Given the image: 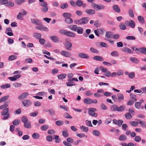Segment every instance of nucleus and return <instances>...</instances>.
Segmentation results:
<instances>
[{
    "label": "nucleus",
    "instance_id": "nucleus-1",
    "mask_svg": "<svg viewBox=\"0 0 146 146\" xmlns=\"http://www.w3.org/2000/svg\"><path fill=\"white\" fill-rule=\"evenodd\" d=\"M9 111V108H7L4 109L1 112V115L3 116L1 118L2 120H6L9 117L10 115Z\"/></svg>",
    "mask_w": 146,
    "mask_h": 146
},
{
    "label": "nucleus",
    "instance_id": "nucleus-2",
    "mask_svg": "<svg viewBox=\"0 0 146 146\" xmlns=\"http://www.w3.org/2000/svg\"><path fill=\"white\" fill-rule=\"evenodd\" d=\"M89 20L88 17L81 18L80 19H76L74 21L75 23L77 25L85 24L87 23Z\"/></svg>",
    "mask_w": 146,
    "mask_h": 146
},
{
    "label": "nucleus",
    "instance_id": "nucleus-3",
    "mask_svg": "<svg viewBox=\"0 0 146 146\" xmlns=\"http://www.w3.org/2000/svg\"><path fill=\"white\" fill-rule=\"evenodd\" d=\"M78 81V79L76 78H73L72 79H69L68 80V82L66 83V84L68 86H71L76 85L75 83L72 82L74 81Z\"/></svg>",
    "mask_w": 146,
    "mask_h": 146
},
{
    "label": "nucleus",
    "instance_id": "nucleus-4",
    "mask_svg": "<svg viewBox=\"0 0 146 146\" xmlns=\"http://www.w3.org/2000/svg\"><path fill=\"white\" fill-rule=\"evenodd\" d=\"M135 51L137 54L143 53L146 54V48L145 47L136 48Z\"/></svg>",
    "mask_w": 146,
    "mask_h": 146
},
{
    "label": "nucleus",
    "instance_id": "nucleus-5",
    "mask_svg": "<svg viewBox=\"0 0 146 146\" xmlns=\"http://www.w3.org/2000/svg\"><path fill=\"white\" fill-rule=\"evenodd\" d=\"M93 7L94 9L98 11L104 9L105 8V6L102 4H100L99 5L96 3H93Z\"/></svg>",
    "mask_w": 146,
    "mask_h": 146
},
{
    "label": "nucleus",
    "instance_id": "nucleus-6",
    "mask_svg": "<svg viewBox=\"0 0 146 146\" xmlns=\"http://www.w3.org/2000/svg\"><path fill=\"white\" fill-rule=\"evenodd\" d=\"M88 110L89 114L90 115L95 117L97 116V113H95V111H96V108H90L88 109Z\"/></svg>",
    "mask_w": 146,
    "mask_h": 146
},
{
    "label": "nucleus",
    "instance_id": "nucleus-7",
    "mask_svg": "<svg viewBox=\"0 0 146 146\" xmlns=\"http://www.w3.org/2000/svg\"><path fill=\"white\" fill-rule=\"evenodd\" d=\"M22 103L25 107H29L32 104V102L29 100H22Z\"/></svg>",
    "mask_w": 146,
    "mask_h": 146
},
{
    "label": "nucleus",
    "instance_id": "nucleus-8",
    "mask_svg": "<svg viewBox=\"0 0 146 146\" xmlns=\"http://www.w3.org/2000/svg\"><path fill=\"white\" fill-rule=\"evenodd\" d=\"M60 54L61 55L67 57H69L71 55L70 52L64 50L61 51Z\"/></svg>",
    "mask_w": 146,
    "mask_h": 146
},
{
    "label": "nucleus",
    "instance_id": "nucleus-9",
    "mask_svg": "<svg viewBox=\"0 0 146 146\" xmlns=\"http://www.w3.org/2000/svg\"><path fill=\"white\" fill-rule=\"evenodd\" d=\"M78 56L80 58L84 59H89L90 58L89 56L86 54L80 53L78 54Z\"/></svg>",
    "mask_w": 146,
    "mask_h": 146
},
{
    "label": "nucleus",
    "instance_id": "nucleus-10",
    "mask_svg": "<svg viewBox=\"0 0 146 146\" xmlns=\"http://www.w3.org/2000/svg\"><path fill=\"white\" fill-rule=\"evenodd\" d=\"M31 21L32 23L35 25H40L42 23L39 20L37 19H31Z\"/></svg>",
    "mask_w": 146,
    "mask_h": 146
},
{
    "label": "nucleus",
    "instance_id": "nucleus-11",
    "mask_svg": "<svg viewBox=\"0 0 146 146\" xmlns=\"http://www.w3.org/2000/svg\"><path fill=\"white\" fill-rule=\"evenodd\" d=\"M29 95V94L28 92H24L19 96L18 98L20 100L25 99Z\"/></svg>",
    "mask_w": 146,
    "mask_h": 146
},
{
    "label": "nucleus",
    "instance_id": "nucleus-12",
    "mask_svg": "<svg viewBox=\"0 0 146 146\" xmlns=\"http://www.w3.org/2000/svg\"><path fill=\"white\" fill-rule=\"evenodd\" d=\"M118 100L119 102H121L124 99V97L123 94L120 93L117 94Z\"/></svg>",
    "mask_w": 146,
    "mask_h": 146
},
{
    "label": "nucleus",
    "instance_id": "nucleus-13",
    "mask_svg": "<svg viewBox=\"0 0 146 146\" xmlns=\"http://www.w3.org/2000/svg\"><path fill=\"white\" fill-rule=\"evenodd\" d=\"M65 35L69 37H74L76 36V34L74 33L67 31Z\"/></svg>",
    "mask_w": 146,
    "mask_h": 146
},
{
    "label": "nucleus",
    "instance_id": "nucleus-14",
    "mask_svg": "<svg viewBox=\"0 0 146 146\" xmlns=\"http://www.w3.org/2000/svg\"><path fill=\"white\" fill-rule=\"evenodd\" d=\"M113 36V33L110 31H108L106 32L105 36L108 38H111Z\"/></svg>",
    "mask_w": 146,
    "mask_h": 146
},
{
    "label": "nucleus",
    "instance_id": "nucleus-15",
    "mask_svg": "<svg viewBox=\"0 0 146 146\" xmlns=\"http://www.w3.org/2000/svg\"><path fill=\"white\" fill-rule=\"evenodd\" d=\"M127 23H128V26H129L131 28H134L135 26V22L132 20H130L129 22L127 21Z\"/></svg>",
    "mask_w": 146,
    "mask_h": 146
},
{
    "label": "nucleus",
    "instance_id": "nucleus-16",
    "mask_svg": "<svg viewBox=\"0 0 146 146\" xmlns=\"http://www.w3.org/2000/svg\"><path fill=\"white\" fill-rule=\"evenodd\" d=\"M50 39L53 42L55 43H57L59 42V39L56 36H50Z\"/></svg>",
    "mask_w": 146,
    "mask_h": 146
},
{
    "label": "nucleus",
    "instance_id": "nucleus-17",
    "mask_svg": "<svg viewBox=\"0 0 146 146\" xmlns=\"http://www.w3.org/2000/svg\"><path fill=\"white\" fill-rule=\"evenodd\" d=\"M93 59L94 60L99 61H103L104 59L103 58L99 56H96L93 57Z\"/></svg>",
    "mask_w": 146,
    "mask_h": 146
},
{
    "label": "nucleus",
    "instance_id": "nucleus-18",
    "mask_svg": "<svg viewBox=\"0 0 146 146\" xmlns=\"http://www.w3.org/2000/svg\"><path fill=\"white\" fill-rule=\"evenodd\" d=\"M117 106L115 104H113L110 106V109L111 111H117Z\"/></svg>",
    "mask_w": 146,
    "mask_h": 146
},
{
    "label": "nucleus",
    "instance_id": "nucleus-19",
    "mask_svg": "<svg viewBox=\"0 0 146 146\" xmlns=\"http://www.w3.org/2000/svg\"><path fill=\"white\" fill-rule=\"evenodd\" d=\"M83 29L82 27H78L75 32H77L78 34H82L83 33Z\"/></svg>",
    "mask_w": 146,
    "mask_h": 146
},
{
    "label": "nucleus",
    "instance_id": "nucleus-20",
    "mask_svg": "<svg viewBox=\"0 0 146 146\" xmlns=\"http://www.w3.org/2000/svg\"><path fill=\"white\" fill-rule=\"evenodd\" d=\"M121 50L125 52L130 53L131 52V50L128 48L124 47L121 48Z\"/></svg>",
    "mask_w": 146,
    "mask_h": 146
},
{
    "label": "nucleus",
    "instance_id": "nucleus-21",
    "mask_svg": "<svg viewBox=\"0 0 146 146\" xmlns=\"http://www.w3.org/2000/svg\"><path fill=\"white\" fill-rule=\"evenodd\" d=\"M85 12L89 15H93L95 13V11L94 9H89L86 10Z\"/></svg>",
    "mask_w": 146,
    "mask_h": 146
},
{
    "label": "nucleus",
    "instance_id": "nucleus-22",
    "mask_svg": "<svg viewBox=\"0 0 146 146\" xmlns=\"http://www.w3.org/2000/svg\"><path fill=\"white\" fill-rule=\"evenodd\" d=\"M64 21L68 24H71L73 22V20L70 17L66 18L65 19Z\"/></svg>",
    "mask_w": 146,
    "mask_h": 146
},
{
    "label": "nucleus",
    "instance_id": "nucleus-23",
    "mask_svg": "<svg viewBox=\"0 0 146 146\" xmlns=\"http://www.w3.org/2000/svg\"><path fill=\"white\" fill-rule=\"evenodd\" d=\"M33 36L36 39H39L41 37V35L37 33H34L33 35Z\"/></svg>",
    "mask_w": 146,
    "mask_h": 146
},
{
    "label": "nucleus",
    "instance_id": "nucleus-24",
    "mask_svg": "<svg viewBox=\"0 0 146 146\" xmlns=\"http://www.w3.org/2000/svg\"><path fill=\"white\" fill-rule=\"evenodd\" d=\"M113 10L115 12L119 13L120 11V10L118 7L117 5H115L112 7Z\"/></svg>",
    "mask_w": 146,
    "mask_h": 146
},
{
    "label": "nucleus",
    "instance_id": "nucleus-25",
    "mask_svg": "<svg viewBox=\"0 0 146 146\" xmlns=\"http://www.w3.org/2000/svg\"><path fill=\"white\" fill-rule=\"evenodd\" d=\"M77 27L76 25H71L69 26L68 28L71 30L75 32L77 30Z\"/></svg>",
    "mask_w": 146,
    "mask_h": 146
},
{
    "label": "nucleus",
    "instance_id": "nucleus-26",
    "mask_svg": "<svg viewBox=\"0 0 146 146\" xmlns=\"http://www.w3.org/2000/svg\"><path fill=\"white\" fill-rule=\"evenodd\" d=\"M14 5V3L12 1H7L6 3L5 6L8 7H13Z\"/></svg>",
    "mask_w": 146,
    "mask_h": 146
},
{
    "label": "nucleus",
    "instance_id": "nucleus-27",
    "mask_svg": "<svg viewBox=\"0 0 146 146\" xmlns=\"http://www.w3.org/2000/svg\"><path fill=\"white\" fill-rule=\"evenodd\" d=\"M130 60L131 62L136 64H138L139 62V60L135 57H131L130 58Z\"/></svg>",
    "mask_w": 146,
    "mask_h": 146
},
{
    "label": "nucleus",
    "instance_id": "nucleus-28",
    "mask_svg": "<svg viewBox=\"0 0 146 146\" xmlns=\"http://www.w3.org/2000/svg\"><path fill=\"white\" fill-rule=\"evenodd\" d=\"M64 44L66 47V49L68 50H70L71 49L70 48L72 46V44L70 42L68 43H65Z\"/></svg>",
    "mask_w": 146,
    "mask_h": 146
},
{
    "label": "nucleus",
    "instance_id": "nucleus-29",
    "mask_svg": "<svg viewBox=\"0 0 146 146\" xmlns=\"http://www.w3.org/2000/svg\"><path fill=\"white\" fill-rule=\"evenodd\" d=\"M80 129L82 131L84 132H87L88 131V127H85L84 125H82L80 127Z\"/></svg>",
    "mask_w": 146,
    "mask_h": 146
},
{
    "label": "nucleus",
    "instance_id": "nucleus-30",
    "mask_svg": "<svg viewBox=\"0 0 146 146\" xmlns=\"http://www.w3.org/2000/svg\"><path fill=\"white\" fill-rule=\"evenodd\" d=\"M120 29L122 30H125L127 29V27L125 24L122 23H121L119 25Z\"/></svg>",
    "mask_w": 146,
    "mask_h": 146
},
{
    "label": "nucleus",
    "instance_id": "nucleus-31",
    "mask_svg": "<svg viewBox=\"0 0 146 146\" xmlns=\"http://www.w3.org/2000/svg\"><path fill=\"white\" fill-rule=\"evenodd\" d=\"M48 9V8L47 7V5L42 7L40 9L41 11L43 12H47Z\"/></svg>",
    "mask_w": 146,
    "mask_h": 146
},
{
    "label": "nucleus",
    "instance_id": "nucleus-32",
    "mask_svg": "<svg viewBox=\"0 0 146 146\" xmlns=\"http://www.w3.org/2000/svg\"><path fill=\"white\" fill-rule=\"evenodd\" d=\"M125 108V107L124 105H121L118 107L117 106V111H122L124 110V109Z\"/></svg>",
    "mask_w": 146,
    "mask_h": 146
},
{
    "label": "nucleus",
    "instance_id": "nucleus-33",
    "mask_svg": "<svg viewBox=\"0 0 146 146\" xmlns=\"http://www.w3.org/2000/svg\"><path fill=\"white\" fill-rule=\"evenodd\" d=\"M127 138V137L126 136L124 135H121L119 136V139L121 141H124L126 140Z\"/></svg>",
    "mask_w": 146,
    "mask_h": 146
},
{
    "label": "nucleus",
    "instance_id": "nucleus-34",
    "mask_svg": "<svg viewBox=\"0 0 146 146\" xmlns=\"http://www.w3.org/2000/svg\"><path fill=\"white\" fill-rule=\"evenodd\" d=\"M91 101H92V100L88 98H85L84 100V103L87 104H92Z\"/></svg>",
    "mask_w": 146,
    "mask_h": 146
},
{
    "label": "nucleus",
    "instance_id": "nucleus-35",
    "mask_svg": "<svg viewBox=\"0 0 146 146\" xmlns=\"http://www.w3.org/2000/svg\"><path fill=\"white\" fill-rule=\"evenodd\" d=\"M68 130L67 129H66L65 130H63L62 131V135L65 137H67L68 136V133L67 132Z\"/></svg>",
    "mask_w": 146,
    "mask_h": 146
},
{
    "label": "nucleus",
    "instance_id": "nucleus-36",
    "mask_svg": "<svg viewBox=\"0 0 146 146\" xmlns=\"http://www.w3.org/2000/svg\"><path fill=\"white\" fill-rule=\"evenodd\" d=\"M66 75L65 74H61L58 75V78L59 79H63L65 78Z\"/></svg>",
    "mask_w": 146,
    "mask_h": 146
},
{
    "label": "nucleus",
    "instance_id": "nucleus-37",
    "mask_svg": "<svg viewBox=\"0 0 146 146\" xmlns=\"http://www.w3.org/2000/svg\"><path fill=\"white\" fill-rule=\"evenodd\" d=\"M24 126L27 128H30L31 127V124L30 122L28 121L24 123Z\"/></svg>",
    "mask_w": 146,
    "mask_h": 146
},
{
    "label": "nucleus",
    "instance_id": "nucleus-38",
    "mask_svg": "<svg viewBox=\"0 0 146 146\" xmlns=\"http://www.w3.org/2000/svg\"><path fill=\"white\" fill-rule=\"evenodd\" d=\"M103 30H104V29H103L95 30L94 31V32L95 35L99 37V36L100 35L98 33V32H99L100 31H101L102 32Z\"/></svg>",
    "mask_w": 146,
    "mask_h": 146
},
{
    "label": "nucleus",
    "instance_id": "nucleus-39",
    "mask_svg": "<svg viewBox=\"0 0 146 146\" xmlns=\"http://www.w3.org/2000/svg\"><path fill=\"white\" fill-rule=\"evenodd\" d=\"M32 137L35 139H37L40 137L39 135L37 133H35L32 135Z\"/></svg>",
    "mask_w": 146,
    "mask_h": 146
},
{
    "label": "nucleus",
    "instance_id": "nucleus-40",
    "mask_svg": "<svg viewBox=\"0 0 146 146\" xmlns=\"http://www.w3.org/2000/svg\"><path fill=\"white\" fill-rule=\"evenodd\" d=\"M20 122V121L19 119H16L13 120L12 122V123L14 125L16 126L18 125Z\"/></svg>",
    "mask_w": 146,
    "mask_h": 146
},
{
    "label": "nucleus",
    "instance_id": "nucleus-41",
    "mask_svg": "<svg viewBox=\"0 0 146 146\" xmlns=\"http://www.w3.org/2000/svg\"><path fill=\"white\" fill-rule=\"evenodd\" d=\"M138 19L140 22L142 24H143L144 23V19L143 17L141 16H139L138 17Z\"/></svg>",
    "mask_w": 146,
    "mask_h": 146
},
{
    "label": "nucleus",
    "instance_id": "nucleus-42",
    "mask_svg": "<svg viewBox=\"0 0 146 146\" xmlns=\"http://www.w3.org/2000/svg\"><path fill=\"white\" fill-rule=\"evenodd\" d=\"M23 15L21 13H19L17 16V18L20 20H23Z\"/></svg>",
    "mask_w": 146,
    "mask_h": 146
},
{
    "label": "nucleus",
    "instance_id": "nucleus-43",
    "mask_svg": "<svg viewBox=\"0 0 146 146\" xmlns=\"http://www.w3.org/2000/svg\"><path fill=\"white\" fill-rule=\"evenodd\" d=\"M93 133L96 136H98L100 135V132L97 130H94L92 131Z\"/></svg>",
    "mask_w": 146,
    "mask_h": 146
},
{
    "label": "nucleus",
    "instance_id": "nucleus-44",
    "mask_svg": "<svg viewBox=\"0 0 146 146\" xmlns=\"http://www.w3.org/2000/svg\"><path fill=\"white\" fill-rule=\"evenodd\" d=\"M17 58V56L14 55H12L10 56L8 60L9 61H12L15 59Z\"/></svg>",
    "mask_w": 146,
    "mask_h": 146
},
{
    "label": "nucleus",
    "instance_id": "nucleus-45",
    "mask_svg": "<svg viewBox=\"0 0 146 146\" xmlns=\"http://www.w3.org/2000/svg\"><path fill=\"white\" fill-rule=\"evenodd\" d=\"M62 15L65 18H70L71 17V15L70 13H63Z\"/></svg>",
    "mask_w": 146,
    "mask_h": 146
},
{
    "label": "nucleus",
    "instance_id": "nucleus-46",
    "mask_svg": "<svg viewBox=\"0 0 146 146\" xmlns=\"http://www.w3.org/2000/svg\"><path fill=\"white\" fill-rule=\"evenodd\" d=\"M90 50L91 52L93 53H98L99 52L98 50L92 47L90 48Z\"/></svg>",
    "mask_w": 146,
    "mask_h": 146
},
{
    "label": "nucleus",
    "instance_id": "nucleus-47",
    "mask_svg": "<svg viewBox=\"0 0 146 146\" xmlns=\"http://www.w3.org/2000/svg\"><path fill=\"white\" fill-rule=\"evenodd\" d=\"M141 104V103H140V102H136L135 104V107L138 109H140Z\"/></svg>",
    "mask_w": 146,
    "mask_h": 146
},
{
    "label": "nucleus",
    "instance_id": "nucleus-48",
    "mask_svg": "<svg viewBox=\"0 0 146 146\" xmlns=\"http://www.w3.org/2000/svg\"><path fill=\"white\" fill-rule=\"evenodd\" d=\"M11 86L9 84H7L5 85H3L1 86V88L2 89H4L10 88Z\"/></svg>",
    "mask_w": 146,
    "mask_h": 146
},
{
    "label": "nucleus",
    "instance_id": "nucleus-49",
    "mask_svg": "<svg viewBox=\"0 0 146 146\" xmlns=\"http://www.w3.org/2000/svg\"><path fill=\"white\" fill-rule=\"evenodd\" d=\"M21 119L22 121L24 123L28 121V119L26 116H22Z\"/></svg>",
    "mask_w": 146,
    "mask_h": 146
},
{
    "label": "nucleus",
    "instance_id": "nucleus-50",
    "mask_svg": "<svg viewBox=\"0 0 146 146\" xmlns=\"http://www.w3.org/2000/svg\"><path fill=\"white\" fill-rule=\"evenodd\" d=\"M76 4L78 7H81L83 5V2L80 0H78L76 2Z\"/></svg>",
    "mask_w": 146,
    "mask_h": 146
},
{
    "label": "nucleus",
    "instance_id": "nucleus-51",
    "mask_svg": "<svg viewBox=\"0 0 146 146\" xmlns=\"http://www.w3.org/2000/svg\"><path fill=\"white\" fill-rule=\"evenodd\" d=\"M48 127H49L48 125H44L41 127V129L42 131H44L48 128Z\"/></svg>",
    "mask_w": 146,
    "mask_h": 146
},
{
    "label": "nucleus",
    "instance_id": "nucleus-52",
    "mask_svg": "<svg viewBox=\"0 0 146 146\" xmlns=\"http://www.w3.org/2000/svg\"><path fill=\"white\" fill-rule=\"evenodd\" d=\"M129 123L131 125L134 126H137L138 124V122L135 121H130Z\"/></svg>",
    "mask_w": 146,
    "mask_h": 146
},
{
    "label": "nucleus",
    "instance_id": "nucleus-53",
    "mask_svg": "<svg viewBox=\"0 0 146 146\" xmlns=\"http://www.w3.org/2000/svg\"><path fill=\"white\" fill-rule=\"evenodd\" d=\"M125 116L127 119H129L132 117L131 115L129 113H125Z\"/></svg>",
    "mask_w": 146,
    "mask_h": 146
},
{
    "label": "nucleus",
    "instance_id": "nucleus-54",
    "mask_svg": "<svg viewBox=\"0 0 146 146\" xmlns=\"http://www.w3.org/2000/svg\"><path fill=\"white\" fill-rule=\"evenodd\" d=\"M111 54L112 56H118L119 55L117 52L116 51L111 52Z\"/></svg>",
    "mask_w": 146,
    "mask_h": 146
},
{
    "label": "nucleus",
    "instance_id": "nucleus-55",
    "mask_svg": "<svg viewBox=\"0 0 146 146\" xmlns=\"http://www.w3.org/2000/svg\"><path fill=\"white\" fill-rule=\"evenodd\" d=\"M94 25L96 27H99L101 26V24L100 21H96L94 22Z\"/></svg>",
    "mask_w": 146,
    "mask_h": 146
},
{
    "label": "nucleus",
    "instance_id": "nucleus-56",
    "mask_svg": "<svg viewBox=\"0 0 146 146\" xmlns=\"http://www.w3.org/2000/svg\"><path fill=\"white\" fill-rule=\"evenodd\" d=\"M126 39L128 40H134L135 37L133 36H128L126 37Z\"/></svg>",
    "mask_w": 146,
    "mask_h": 146
},
{
    "label": "nucleus",
    "instance_id": "nucleus-57",
    "mask_svg": "<svg viewBox=\"0 0 146 146\" xmlns=\"http://www.w3.org/2000/svg\"><path fill=\"white\" fill-rule=\"evenodd\" d=\"M38 112L37 111H35L34 112H32L29 114V115L31 116L35 117L38 115Z\"/></svg>",
    "mask_w": 146,
    "mask_h": 146
},
{
    "label": "nucleus",
    "instance_id": "nucleus-58",
    "mask_svg": "<svg viewBox=\"0 0 146 146\" xmlns=\"http://www.w3.org/2000/svg\"><path fill=\"white\" fill-rule=\"evenodd\" d=\"M33 104L35 106H40L41 105V103L39 101H34L33 102Z\"/></svg>",
    "mask_w": 146,
    "mask_h": 146
},
{
    "label": "nucleus",
    "instance_id": "nucleus-59",
    "mask_svg": "<svg viewBox=\"0 0 146 146\" xmlns=\"http://www.w3.org/2000/svg\"><path fill=\"white\" fill-rule=\"evenodd\" d=\"M49 113L50 115H55V112L54 110L52 109H50V110H48Z\"/></svg>",
    "mask_w": 146,
    "mask_h": 146
},
{
    "label": "nucleus",
    "instance_id": "nucleus-60",
    "mask_svg": "<svg viewBox=\"0 0 146 146\" xmlns=\"http://www.w3.org/2000/svg\"><path fill=\"white\" fill-rule=\"evenodd\" d=\"M100 46L102 47L107 48L108 46L107 44L104 42H100Z\"/></svg>",
    "mask_w": 146,
    "mask_h": 146
},
{
    "label": "nucleus",
    "instance_id": "nucleus-61",
    "mask_svg": "<svg viewBox=\"0 0 146 146\" xmlns=\"http://www.w3.org/2000/svg\"><path fill=\"white\" fill-rule=\"evenodd\" d=\"M55 123L57 125L60 126L63 124V122L61 120H58L56 121Z\"/></svg>",
    "mask_w": 146,
    "mask_h": 146
},
{
    "label": "nucleus",
    "instance_id": "nucleus-62",
    "mask_svg": "<svg viewBox=\"0 0 146 146\" xmlns=\"http://www.w3.org/2000/svg\"><path fill=\"white\" fill-rule=\"evenodd\" d=\"M76 134L77 136L79 137L80 138H82L85 137H87V135H85L84 133H77Z\"/></svg>",
    "mask_w": 146,
    "mask_h": 146
},
{
    "label": "nucleus",
    "instance_id": "nucleus-63",
    "mask_svg": "<svg viewBox=\"0 0 146 146\" xmlns=\"http://www.w3.org/2000/svg\"><path fill=\"white\" fill-rule=\"evenodd\" d=\"M25 1V0H15L16 2L18 5H20Z\"/></svg>",
    "mask_w": 146,
    "mask_h": 146
},
{
    "label": "nucleus",
    "instance_id": "nucleus-64",
    "mask_svg": "<svg viewBox=\"0 0 146 146\" xmlns=\"http://www.w3.org/2000/svg\"><path fill=\"white\" fill-rule=\"evenodd\" d=\"M135 141L137 142H139L141 140V138L140 137L138 136H135L134 138Z\"/></svg>",
    "mask_w": 146,
    "mask_h": 146
}]
</instances>
